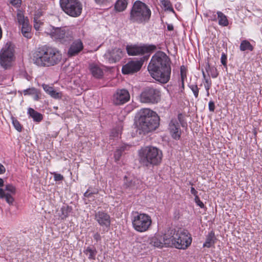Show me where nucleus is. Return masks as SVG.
Instances as JSON below:
<instances>
[{
    "instance_id": "obj_12",
    "label": "nucleus",
    "mask_w": 262,
    "mask_h": 262,
    "mask_svg": "<svg viewBox=\"0 0 262 262\" xmlns=\"http://www.w3.org/2000/svg\"><path fill=\"white\" fill-rule=\"evenodd\" d=\"M160 92L153 88H147L140 95V101L143 103H157L160 100Z\"/></svg>"
},
{
    "instance_id": "obj_48",
    "label": "nucleus",
    "mask_w": 262,
    "mask_h": 262,
    "mask_svg": "<svg viewBox=\"0 0 262 262\" xmlns=\"http://www.w3.org/2000/svg\"><path fill=\"white\" fill-rule=\"evenodd\" d=\"M6 172V168L5 166L0 163V175L3 174Z\"/></svg>"
},
{
    "instance_id": "obj_26",
    "label": "nucleus",
    "mask_w": 262,
    "mask_h": 262,
    "mask_svg": "<svg viewBox=\"0 0 262 262\" xmlns=\"http://www.w3.org/2000/svg\"><path fill=\"white\" fill-rule=\"evenodd\" d=\"M27 113L34 121L39 122L42 120V115L31 107L28 109Z\"/></svg>"
},
{
    "instance_id": "obj_24",
    "label": "nucleus",
    "mask_w": 262,
    "mask_h": 262,
    "mask_svg": "<svg viewBox=\"0 0 262 262\" xmlns=\"http://www.w3.org/2000/svg\"><path fill=\"white\" fill-rule=\"evenodd\" d=\"M23 93L25 96H32L35 101H38L40 98L41 94L40 91L34 87L24 90Z\"/></svg>"
},
{
    "instance_id": "obj_21",
    "label": "nucleus",
    "mask_w": 262,
    "mask_h": 262,
    "mask_svg": "<svg viewBox=\"0 0 262 262\" xmlns=\"http://www.w3.org/2000/svg\"><path fill=\"white\" fill-rule=\"evenodd\" d=\"M83 48V46L82 41L80 39L75 40L68 51V54L69 56H75L80 52Z\"/></svg>"
},
{
    "instance_id": "obj_8",
    "label": "nucleus",
    "mask_w": 262,
    "mask_h": 262,
    "mask_svg": "<svg viewBox=\"0 0 262 262\" xmlns=\"http://www.w3.org/2000/svg\"><path fill=\"white\" fill-rule=\"evenodd\" d=\"M45 33L53 40L63 43L69 42L73 38L72 31L67 28L50 26L46 29Z\"/></svg>"
},
{
    "instance_id": "obj_52",
    "label": "nucleus",
    "mask_w": 262,
    "mask_h": 262,
    "mask_svg": "<svg viewBox=\"0 0 262 262\" xmlns=\"http://www.w3.org/2000/svg\"><path fill=\"white\" fill-rule=\"evenodd\" d=\"M91 195V193H89L88 191L84 193L85 197H90Z\"/></svg>"
},
{
    "instance_id": "obj_18",
    "label": "nucleus",
    "mask_w": 262,
    "mask_h": 262,
    "mask_svg": "<svg viewBox=\"0 0 262 262\" xmlns=\"http://www.w3.org/2000/svg\"><path fill=\"white\" fill-rule=\"evenodd\" d=\"M168 129L171 137L176 139L179 140L181 137V130L179 123L176 119L171 120L169 123Z\"/></svg>"
},
{
    "instance_id": "obj_9",
    "label": "nucleus",
    "mask_w": 262,
    "mask_h": 262,
    "mask_svg": "<svg viewBox=\"0 0 262 262\" xmlns=\"http://www.w3.org/2000/svg\"><path fill=\"white\" fill-rule=\"evenodd\" d=\"M62 10L68 15L77 17L82 11V5L79 0H60Z\"/></svg>"
},
{
    "instance_id": "obj_35",
    "label": "nucleus",
    "mask_w": 262,
    "mask_h": 262,
    "mask_svg": "<svg viewBox=\"0 0 262 262\" xmlns=\"http://www.w3.org/2000/svg\"><path fill=\"white\" fill-rule=\"evenodd\" d=\"M206 71L213 78H216L219 75L217 69L214 67H210L209 65L206 68Z\"/></svg>"
},
{
    "instance_id": "obj_16",
    "label": "nucleus",
    "mask_w": 262,
    "mask_h": 262,
    "mask_svg": "<svg viewBox=\"0 0 262 262\" xmlns=\"http://www.w3.org/2000/svg\"><path fill=\"white\" fill-rule=\"evenodd\" d=\"M16 189L15 187L11 184L5 185V188L3 189L2 196H0L1 199H5L6 202L9 205H12L14 199L13 195L16 193Z\"/></svg>"
},
{
    "instance_id": "obj_29",
    "label": "nucleus",
    "mask_w": 262,
    "mask_h": 262,
    "mask_svg": "<svg viewBox=\"0 0 262 262\" xmlns=\"http://www.w3.org/2000/svg\"><path fill=\"white\" fill-rule=\"evenodd\" d=\"M127 0H118L115 5V10L118 12L124 11L127 7Z\"/></svg>"
},
{
    "instance_id": "obj_45",
    "label": "nucleus",
    "mask_w": 262,
    "mask_h": 262,
    "mask_svg": "<svg viewBox=\"0 0 262 262\" xmlns=\"http://www.w3.org/2000/svg\"><path fill=\"white\" fill-rule=\"evenodd\" d=\"M55 181H61L63 179V177L59 173H55L54 175Z\"/></svg>"
},
{
    "instance_id": "obj_6",
    "label": "nucleus",
    "mask_w": 262,
    "mask_h": 262,
    "mask_svg": "<svg viewBox=\"0 0 262 262\" xmlns=\"http://www.w3.org/2000/svg\"><path fill=\"white\" fill-rule=\"evenodd\" d=\"M131 221L134 229L140 233L148 231L152 224L151 217L148 214L137 211L133 212Z\"/></svg>"
},
{
    "instance_id": "obj_49",
    "label": "nucleus",
    "mask_w": 262,
    "mask_h": 262,
    "mask_svg": "<svg viewBox=\"0 0 262 262\" xmlns=\"http://www.w3.org/2000/svg\"><path fill=\"white\" fill-rule=\"evenodd\" d=\"M94 239L96 240L97 242L101 240V236L100 235L96 233L94 235Z\"/></svg>"
},
{
    "instance_id": "obj_50",
    "label": "nucleus",
    "mask_w": 262,
    "mask_h": 262,
    "mask_svg": "<svg viewBox=\"0 0 262 262\" xmlns=\"http://www.w3.org/2000/svg\"><path fill=\"white\" fill-rule=\"evenodd\" d=\"M190 192L192 194H193L195 197L198 195V191L195 189L194 187H191L190 189Z\"/></svg>"
},
{
    "instance_id": "obj_31",
    "label": "nucleus",
    "mask_w": 262,
    "mask_h": 262,
    "mask_svg": "<svg viewBox=\"0 0 262 262\" xmlns=\"http://www.w3.org/2000/svg\"><path fill=\"white\" fill-rule=\"evenodd\" d=\"M84 253L88 256L90 259H95L97 251L95 249H92L90 247H87L83 251Z\"/></svg>"
},
{
    "instance_id": "obj_20",
    "label": "nucleus",
    "mask_w": 262,
    "mask_h": 262,
    "mask_svg": "<svg viewBox=\"0 0 262 262\" xmlns=\"http://www.w3.org/2000/svg\"><path fill=\"white\" fill-rule=\"evenodd\" d=\"M176 234L175 231L173 229H169L162 236L161 238L162 239L164 245L167 246H173Z\"/></svg>"
},
{
    "instance_id": "obj_55",
    "label": "nucleus",
    "mask_w": 262,
    "mask_h": 262,
    "mask_svg": "<svg viewBox=\"0 0 262 262\" xmlns=\"http://www.w3.org/2000/svg\"><path fill=\"white\" fill-rule=\"evenodd\" d=\"M126 186L127 187H130V186H132V183L130 184H126Z\"/></svg>"
},
{
    "instance_id": "obj_53",
    "label": "nucleus",
    "mask_w": 262,
    "mask_h": 262,
    "mask_svg": "<svg viewBox=\"0 0 262 262\" xmlns=\"http://www.w3.org/2000/svg\"><path fill=\"white\" fill-rule=\"evenodd\" d=\"M206 95H207V96H209V95H210V93H209V90H206Z\"/></svg>"
},
{
    "instance_id": "obj_19",
    "label": "nucleus",
    "mask_w": 262,
    "mask_h": 262,
    "mask_svg": "<svg viewBox=\"0 0 262 262\" xmlns=\"http://www.w3.org/2000/svg\"><path fill=\"white\" fill-rule=\"evenodd\" d=\"M95 219L102 226L109 227L111 224L110 215L102 211H99L95 214Z\"/></svg>"
},
{
    "instance_id": "obj_30",
    "label": "nucleus",
    "mask_w": 262,
    "mask_h": 262,
    "mask_svg": "<svg viewBox=\"0 0 262 262\" xmlns=\"http://www.w3.org/2000/svg\"><path fill=\"white\" fill-rule=\"evenodd\" d=\"M70 211V208L68 206L62 207L58 212L59 217L61 220L66 219L69 215Z\"/></svg>"
},
{
    "instance_id": "obj_3",
    "label": "nucleus",
    "mask_w": 262,
    "mask_h": 262,
    "mask_svg": "<svg viewBox=\"0 0 262 262\" xmlns=\"http://www.w3.org/2000/svg\"><path fill=\"white\" fill-rule=\"evenodd\" d=\"M61 54L56 48L43 47L39 49L34 55V63L38 66H54L60 61Z\"/></svg>"
},
{
    "instance_id": "obj_42",
    "label": "nucleus",
    "mask_w": 262,
    "mask_h": 262,
    "mask_svg": "<svg viewBox=\"0 0 262 262\" xmlns=\"http://www.w3.org/2000/svg\"><path fill=\"white\" fill-rule=\"evenodd\" d=\"M194 201L196 205L200 207L201 208H203L204 207V205L203 203L200 200L199 196H196V197H194Z\"/></svg>"
},
{
    "instance_id": "obj_15",
    "label": "nucleus",
    "mask_w": 262,
    "mask_h": 262,
    "mask_svg": "<svg viewBox=\"0 0 262 262\" xmlns=\"http://www.w3.org/2000/svg\"><path fill=\"white\" fill-rule=\"evenodd\" d=\"M129 99L130 94L128 91L124 89L117 90L112 97V102L116 105L124 104Z\"/></svg>"
},
{
    "instance_id": "obj_44",
    "label": "nucleus",
    "mask_w": 262,
    "mask_h": 262,
    "mask_svg": "<svg viewBox=\"0 0 262 262\" xmlns=\"http://www.w3.org/2000/svg\"><path fill=\"white\" fill-rule=\"evenodd\" d=\"M208 108L210 112H213L215 109L214 103L212 101H210L208 103Z\"/></svg>"
},
{
    "instance_id": "obj_14",
    "label": "nucleus",
    "mask_w": 262,
    "mask_h": 262,
    "mask_svg": "<svg viewBox=\"0 0 262 262\" xmlns=\"http://www.w3.org/2000/svg\"><path fill=\"white\" fill-rule=\"evenodd\" d=\"M147 59L143 57L140 60H133L122 67V72L124 74H132L138 72L141 68L144 61Z\"/></svg>"
},
{
    "instance_id": "obj_54",
    "label": "nucleus",
    "mask_w": 262,
    "mask_h": 262,
    "mask_svg": "<svg viewBox=\"0 0 262 262\" xmlns=\"http://www.w3.org/2000/svg\"><path fill=\"white\" fill-rule=\"evenodd\" d=\"M203 77H204V79H207V78H206V75H205V74L204 72H203Z\"/></svg>"
},
{
    "instance_id": "obj_2",
    "label": "nucleus",
    "mask_w": 262,
    "mask_h": 262,
    "mask_svg": "<svg viewBox=\"0 0 262 262\" xmlns=\"http://www.w3.org/2000/svg\"><path fill=\"white\" fill-rule=\"evenodd\" d=\"M136 124L138 128L144 133L155 130L159 125L158 114L149 108H142L138 113Z\"/></svg>"
},
{
    "instance_id": "obj_32",
    "label": "nucleus",
    "mask_w": 262,
    "mask_h": 262,
    "mask_svg": "<svg viewBox=\"0 0 262 262\" xmlns=\"http://www.w3.org/2000/svg\"><path fill=\"white\" fill-rule=\"evenodd\" d=\"M240 50L242 51H246L248 50L250 51H252L253 49V47L250 43V42L247 40H243L239 46Z\"/></svg>"
},
{
    "instance_id": "obj_43",
    "label": "nucleus",
    "mask_w": 262,
    "mask_h": 262,
    "mask_svg": "<svg viewBox=\"0 0 262 262\" xmlns=\"http://www.w3.org/2000/svg\"><path fill=\"white\" fill-rule=\"evenodd\" d=\"M10 3L13 6L18 7L21 4L20 0H9Z\"/></svg>"
},
{
    "instance_id": "obj_1",
    "label": "nucleus",
    "mask_w": 262,
    "mask_h": 262,
    "mask_svg": "<svg viewBox=\"0 0 262 262\" xmlns=\"http://www.w3.org/2000/svg\"><path fill=\"white\" fill-rule=\"evenodd\" d=\"M170 59L163 51L157 52L151 57L147 70L155 80L166 83L171 75Z\"/></svg>"
},
{
    "instance_id": "obj_36",
    "label": "nucleus",
    "mask_w": 262,
    "mask_h": 262,
    "mask_svg": "<svg viewBox=\"0 0 262 262\" xmlns=\"http://www.w3.org/2000/svg\"><path fill=\"white\" fill-rule=\"evenodd\" d=\"M161 3L165 10L174 12V10L172 8L171 3L169 0H161Z\"/></svg>"
},
{
    "instance_id": "obj_23",
    "label": "nucleus",
    "mask_w": 262,
    "mask_h": 262,
    "mask_svg": "<svg viewBox=\"0 0 262 262\" xmlns=\"http://www.w3.org/2000/svg\"><path fill=\"white\" fill-rule=\"evenodd\" d=\"M89 70L93 76L96 78H101L103 75V69L97 64H90L89 66Z\"/></svg>"
},
{
    "instance_id": "obj_51",
    "label": "nucleus",
    "mask_w": 262,
    "mask_h": 262,
    "mask_svg": "<svg viewBox=\"0 0 262 262\" xmlns=\"http://www.w3.org/2000/svg\"><path fill=\"white\" fill-rule=\"evenodd\" d=\"M167 29L169 30V31H172L173 30V27L172 26V25H171V24H169L167 25Z\"/></svg>"
},
{
    "instance_id": "obj_13",
    "label": "nucleus",
    "mask_w": 262,
    "mask_h": 262,
    "mask_svg": "<svg viewBox=\"0 0 262 262\" xmlns=\"http://www.w3.org/2000/svg\"><path fill=\"white\" fill-rule=\"evenodd\" d=\"M17 20L23 36L27 38H31L32 37L31 26L29 24L28 17L24 16L21 11L17 12Z\"/></svg>"
},
{
    "instance_id": "obj_39",
    "label": "nucleus",
    "mask_w": 262,
    "mask_h": 262,
    "mask_svg": "<svg viewBox=\"0 0 262 262\" xmlns=\"http://www.w3.org/2000/svg\"><path fill=\"white\" fill-rule=\"evenodd\" d=\"M190 90L192 91L195 98L199 96V89L196 84H191L189 86Z\"/></svg>"
},
{
    "instance_id": "obj_17",
    "label": "nucleus",
    "mask_w": 262,
    "mask_h": 262,
    "mask_svg": "<svg viewBox=\"0 0 262 262\" xmlns=\"http://www.w3.org/2000/svg\"><path fill=\"white\" fill-rule=\"evenodd\" d=\"M124 55V52L121 49L115 48L107 50L104 54V57L109 62L114 63L119 61Z\"/></svg>"
},
{
    "instance_id": "obj_10",
    "label": "nucleus",
    "mask_w": 262,
    "mask_h": 262,
    "mask_svg": "<svg viewBox=\"0 0 262 262\" xmlns=\"http://www.w3.org/2000/svg\"><path fill=\"white\" fill-rule=\"evenodd\" d=\"M192 243L190 234L184 230H179L175 235L173 247L179 249H187Z\"/></svg>"
},
{
    "instance_id": "obj_37",
    "label": "nucleus",
    "mask_w": 262,
    "mask_h": 262,
    "mask_svg": "<svg viewBox=\"0 0 262 262\" xmlns=\"http://www.w3.org/2000/svg\"><path fill=\"white\" fill-rule=\"evenodd\" d=\"M39 16L38 14H35L34 17V28L36 30H39L42 25V23L39 19Z\"/></svg>"
},
{
    "instance_id": "obj_4",
    "label": "nucleus",
    "mask_w": 262,
    "mask_h": 262,
    "mask_svg": "<svg viewBox=\"0 0 262 262\" xmlns=\"http://www.w3.org/2000/svg\"><path fill=\"white\" fill-rule=\"evenodd\" d=\"M139 161L146 167L159 165L162 160V151L156 147L145 146L139 151Z\"/></svg>"
},
{
    "instance_id": "obj_33",
    "label": "nucleus",
    "mask_w": 262,
    "mask_h": 262,
    "mask_svg": "<svg viewBox=\"0 0 262 262\" xmlns=\"http://www.w3.org/2000/svg\"><path fill=\"white\" fill-rule=\"evenodd\" d=\"M181 72V81L180 82V85L183 89H184V80L187 77V70L185 66H182L180 68Z\"/></svg>"
},
{
    "instance_id": "obj_27",
    "label": "nucleus",
    "mask_w": 262,
    "mask_h": 262,
    "mask_svg": "<svg viewBox=\"0 0 262 262\" xmlns=\"http://www.w3.org/2000/svg\"><path fill=\"white\" fill-rule=\"evenodd\" d=\"M216 238L213 231L209 232L206 236V241L203 244L204 247L210 248L214 245Z\"/></svg>"
},
{
    "instance_id": "obj_47",
    "label": "nucleus",
    "mask_w": 262,
    "mask_h": 262,
    "mask_svg": "<svg viewBox=\"0 0 262 262\" xmlns=\"http://www.w3.org/2000/svg\"><path fill=\"white\" fill-rule=\"evenodd\" d=\"M226 60H227V57H226V55L224 54H223L221 56V60L222 63L224 66L226 65Z\"/></svg>"
},
{
    "instance_id": "obj_25",
    "label": "nucleus",
    "mask_w": 262,
    "mask_h": 262,
    "mask_svg": "<svg viewBox=\"0 0 262 262\" xmlns=\"http://www.w3.org/2000/svg\"><path fill=\"white\" fill-rule=\"evenodd\" d=\"M162 235L159 234L155 235V236L149 238L150 244L154 247L158 248H161L164 245V242L161 238Z\"/></svg>"
},
{
    "instance_id": "obj_38",
    "label": "nucleus",
    "mask_w": 262,
    "mask_h": 262,
    "mask_svg": "<svg viewBox=\"0 0 262 262\" xmlns=\"http://www.w3.org/2000/svg\"><path fill=\"white\" fill-rule=\"evenodd\" d=\"M12 124L14 127V128L19 132H20L22 130V126L20 124L19 122L15 119L14 117H12L11 118Z\"/></svg>"
},
{
    "instance_id": "obj_46",
    "label": "nucleus",
    "mask_w": 262,
    "mask_h": 262,
    "mask_svg": "<svg viewBox=\"0 0 262 262\" xmlns=\"http://www.w3.org/2000/svg\"><path fill=\"white\" fill-rule=\"evenodd\" d=\"M4 181L3 179L0 178V196H2V194H3V189L2 188V187L4 186Z\"/></svg>"
},
{
    "instance_id": "obj_22",
    "label": "nucleus",
    "mask_w": 262,
    "mask_h": 262,
    "mask_svg": "<svg viewBox=\"0 0 262 262\" xmlns=\"http://www.w3.org/2000/svg\"><path fill=\"white\" fill-rule=\"evenodd\" d=\"M42 87L45 92L52 98L55 99H60L62 98V92L55 91L53 86H50L48 84H42Z\"/></svg>"
},
{
    "instance_id": "obj_34",
    "label": "nucleus",
    "mask_w": 262,
    "mask_h": 262,
    "mask_svg": "<svg viewBox=\"0 0 262 262\" xmlns=\"http://www.w3.org/2000/svg\"><path fill=\"white\" fill-rule=\"evenodd\" d=\"M129 148V146L127 145H123L121 147H120V148L117 149L115 153H114V158L115 160L118 161L120 159V157L122 156V152L124 150L126 149L127 148Z\"/></svg>"
},
{
    "instance_id": "obj_5",
    "label": "nucleus",
    "mask_w": 262,
    "mask_h": 262,
    "mask_svg": "<svg viewBox=\"0 0 262 262\" xmlns=\"http://www.w3.org/2000/svg\"><path fill=\"white\" fill-rule=\"evenodd\" d=\"M151 14L148 6L140 1H136L130 11V19L133 22L145 23L148 21Z\"/></svg>"
},
{
    "instance_id": "obj_56",
    "label": "nucleus",
    "mask_w": 262,
    "mask_h": 262,
    "mask_svg": "<svg viewBox=\"0 0 262 262\" xmlns=\"http://www.w3.org/2000/svg\"><path fill=\"white\" fill-rule=\"evenodd\" d=\"M215 18L214 19H212L213 20H215Z\"/></svg>"
},
{
    "instance_id": "obj_28",
    "label": "nucleus",
    "mask_w": 262,
    "mask_h": 262,
    "mask_svg": "<svg viewBox=\"0 0 262 262\" xmlns=\"http://www.w3.org/2000/svg\"><path fill=\"white\" fill-rule=\"evenodd\" d=\"M217 17L219 19V24L223 27H226L229 24V21L227 16L222 12H217Z\"/></svg>"
},
{
    "instance_id": "obj_41",
    "label": "nucleus",
    "mask_w": 262,
    "mask_h": 262,
    "mask_svg": "<svg viewBox=\"0 0 262 262\" xmlns=\"http://www.w3.org/2000/svg\"><path fill=\"white\" fill-rule=\"evenodd\" d=\"M204 85L206 90H209L212 85L211 80L210 79H205Z\"/></svg>"
},
{
    "instance_id": "obj_11",
    "label": "nucleus",
    "mask_w": 262,
    "mask_h": 262,
    "mask_svg": "<svg viewBox=\"0 0 262 262\" xmlns=\"http://www.w3.org/2000/svg\"><path fill=\"white\" fill-rule=\"evenodd\" d=\"M127 54L130 56H136L152 52L157 49L154 45H127L126 46Z\"/></svg>"
},
{
    "instance_id": "obj_40",
    "label": "nucleus",
    "mask_w": 262,
    "mask_h": 262,
    "mask_svg": "<svg viewBox=\"0 0 262 262\" xmlns=\"http://www.w3.org/2000/svg\"><path fill=\"white\" fill-rule=\"evenodd\" d=\"M113 0H94L95 3L99 5H107L112 2Z\"/></svg>"
},
{
    "instance_id": "obj_7",
    "label": "nucleus",
    "mask_w": 262,
    "mask_h": 262,
    "mask_svg": "<svg viewBox=\"0 0 262 262\" xmlns=\"http://www.w3.org/2000/svg\"><path fill=\"white\" fill-rule=\"evenodd\" d=\"M15 60L14 45L10 42H7L0 51V65L5 69L11 68Z\"/></svg>"
}]
</instances>
